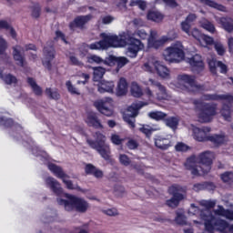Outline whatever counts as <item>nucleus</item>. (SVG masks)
<instances>
[{
  "instance_id": "f257e3e1",
  "label": "nucleus",
  "mask_w": 233,
  "mask_h": 233,
  "mask_svg": "<svg viewBox=\"0 0 233 233\" xmlns=\"http://www.w3.org/2000/svg\"><path fill=\"white\" fill-rule=\"evenodd\" d=\"M100 37L102 38L100 41L87 46L90 50L121 48L123 46H127V41L129 43L126 52L127 57H137V54L141 52V50H145V44L143 42L134 36H129L127 38L126 34L116 35L110 33H102Z\"/></svg>"
},
{
  "instance_id": "f03ea898",
  "label": "nucleus",
  "mask_w": 233,
  "mask_h": 233,
  "mask_svg": "<svg viewBox=\"0 0 233 233\" xmlns=\"http://www.w3.org/2000/svg\"><path fill=\"white\" fill-rule=\"evenodd\" d=\"M201 218L205 221V232L216 230L220 233H233V224H228L227 220L212 215L208 210L202 213Z\"/></svg>"
},
{
  "instance_id": "7ed1b4c3",
  "label": "nucleus",
  "mask_w": 233,
  "mask_h": 233,
  "mask_svg": "<svg viewBox=\"0 0 233 233\" xmlns=\"http://www.w3.org/2000/svg\"><path fill=\"white\" fill-rule=\"evenodd\" d=\"M204 101H223L222 107L220 109V116L225 121H232V95H210L207 94L202 96Z\"/></svg>"
},
{
  "instance_id": "20e7f679",
  "label": "nucleus",
  "mask_w": 233,
  "mask_h": 233,
  "mask_svg": "<svg viewBox=\"0 0 233 233\" xmlns=\"http://www.w3.org/2000/svg\"><path fill=\"white\" fill-rule=\"evenodd\" d=\"M67 199L57 198V203L61 207H64L65 210L67 212H79L80 214H85L86 210L90 208V204L82 198H77L73 195H66Z\"/></svg>"
},
{
  "instance_id": "39448f33",
  "label": "nucleus",
  "mask_w": 233,
  "mask_h": 233,
  "mask_svg": "<svg viewBox=\"0 0 233 233\" xmlns=\"http://www.w3.org/2000/svg\"><path fill=\"white\" fill-rule=\"evenodd\" d=\"M95 140L90 138L86 139L87 145L93 150L97 151V153L105 159L106 161H110L112 151L110 150V146L106 144V137L103 133L96 132L93 135Z\"/></svg>"
},
{
  "instance_id": "423d86ee",
  "label": "nucleus",
  "mask_w": 233,
  "mask_h": 233,
  "mask_svg": "<svg viewBox=\"0 0 233 233\" xmlns=\"http://www.w3.org/2000/svg\"><path fill=\"white\" fill-rule=\"evenodd\" d=\"M185 48L181 42H176L164 51V59L168 63H180L185 59Z\"/></svg>"
},
{
  "instance_id": "0eeeda50",
  "label": "nucleus",
  "mask_w": 233,
  "mask_h": 233,
  "mask_svg": "<svg viewBox=\"0 0 233 233\" xmlns=\"http://www.w3.org/2000/svg\"><path fill=\"white\" fill-rule=\"evenodd\" d=\"M194 105L202 106L198 113V121L200 123H210L214 116H218V104H205L195 100Z\"/></svg>"
},
{
  "instance_id": "6e6552de",
  "label": "nucleus",
  "mask_w": 233,
  "mask_h": 233,
  "mask_svg": "<svg viewBox=\"0 0 233 233\" xmlns=\"http://www.w3.org/2000/svg\"><path fill=\"white\" fill-rule=\"evenodd\" d=\"M176 86L185 92H194V90H201V88H203L201 86L198 85L194 76L187 74L178 75L177 76Z\"/></svg>"
},
{
  "instance_id": "1a4fd4ad",
  "label": "nucleus",
  "mask_w": 233,
  "mask_h": 233,
  "mask_svg": "<svg viewBox=\"0 0 233 233\" xmlns=\"http://www.w3.org/2000/svg\"><path fill=\"white\" fill-rule=\"evenodd\" d=\"M168 192L171 194V196H173V198L167 200V205L171 208H176L178 207L179 201H183V199H185V195H183V192H185V187L179 185H173L168 188Z\"/></svg>"
},
{
  "instance_id": "9d476101",
  "label": "nucleus",
  "mask_w": 233,
  "mask_h": 233,
  "mask_svg": "<svg viewBox=\"0 0 233 233\" xmlns=\"http://www.w3.org/2000/svg\"><path fill=\"white\" fill-rule=\"evenodd\" d=\"M47 167L50 172H52V174H54L56 177L63 181V183L66 185L68 190H76V188H77L74 186V183H72V180H70V177L66 175V173H65V171L63 170V167L52 163L48 164Z\"/></svg>"
},
{
  "instance_id": "9b49d317",
  "label": "nucleus",
  "mask_w": 233,
  "mask_h": 233,
  "mask_svg": "<svg viewBox=\"0 0 233 233\" xmlns=\"http://www.w3.org/2000/svg\"><path fill=\"white\" fill-rule=\"evenodd\" d=\"M144 105L141 102L133 103L127 107L126 113L124 114V120L131 128H136V116L139 114L140 108H143Z\"/></svg>"
},
{
  "instance_id": "f8f14e48",
  "label": "nucleus",
  "mask_w": 233,
  "mask_h": 233,
  "mask_svg": "<svg viewBox=\"0 0 233 233\" xmlns=\"http://www.w3.org/2000/svg\"><path fill=\"white\" fill-rule=\"evenodd\" d=\"M198 163L200 165V168H202V172L205 174H208L212 169V162L216 159V155L211 151H205L200 153L198 156Z\"/></svg>"
},
{
  "instance_id": "ddd939ff",
  "label": "nucleus",
  "mask_w": 233,
  "mask_h": 233,
  "mask_svg": "<svg viewBox=\"0 0 233 233\" xmlns=\"http://www.w3.org/2000/svg\"><path fill=\"white\" fill-rule=\"evenodd\" d=\"M114 101L112 98L107 97V98H103L100 100H96L94 102V106L96 107L98 112L100 114H103L104 116H106L107 117H110L114 114V111L112 110V105Z\"/></svg>"
},
{
  "instance_id": "4468645a",
  "label": "nucleus",
  "mask_w": 233,
  "mask_h": 233,
  "mask_svg": "<svg viewBox=\"0 0 233 233\" xmlns=\"http://www.w3.org/2000/svg\"><path fill=\"white\" fill-rule=\"evenodd\" d=\"M184 167L187 168V170L191 171L192 176H204L199 160L198 157L194 155L187 158Z\"/></svg>"
},
{
  "instance_id": "2eb2a0df",
  "label": "nucleus",
  "mask_w": 233,
  "mask_h": 233,
  "mask_svg": "<svg viewBox=\"0 0 233 233\" xmlns=\"http://www.w3.org/2000/svg\"><path fill=\"white\" fill-rule=\"evenodd\" d=\"M157 35V31L151 30L149 38L147 39V46L148 48H159L163 46L167 41H172V38L168 36H162L158 40L156 39V36Z\"/></svg>"
},
{
  "instance_id": "dca6fc26",
  "label": "nucleus",
  "mask_w": 233,
  "mask_h": 233,
  "mask_svg": "<svg viewBox=\"0 0 233 233\" xmlns=\"http://www.w3.org/2000/svg\"><path fill=\"white\" fill-rule=\"evenodd\" d=\"M201 207H205V209L200 210V214H199V218H200V221L199 220H193L194 225H196V227H198L199 228V227H203L205 228V219H203V218L201 217L205 212H207V210L208 212H210L211 216H214V214H212V211L210 210V208H214V207H216V201L214 200H201L200 202Z\"/></svg>"
},
{
  "instance_id": "f3484780",
  "label": "nucleus",
  "mask_w": 233,
  "mask_h": 233,
  "mask_svg": "<svg viewBox=\"0 0 233 233\" xmlns=\"http://www.w3.org/2000/svg\"><path fill=\"white\" fill-rule=\"evenodd\" d=\"M212 129L209 127H193V137L196 141L205 142L208 141L210 131Z\"/></svg>"
},
{
  "instance_id": "a211bd4d",
  "label": "nucleus",
  "mask_w": 233,
  "mask_h": 233,
  "mask_svg": "<svg viewBox=\"0 0 233 233\" xmlns=\"http://www.w3.org/2000/svg\"><path fill=\"white\" fill-rule=\"evenodd\" d=\"M56 55V51L54 50V46H45L44 47V58L43 65L47 68V70H52V59H54Z\"/></svg>"
},
{
  "instance_id": "6ab92c4d",
  "label": "nucleus",
  "mask_w": 233,
  "mask_h": 233,
  "mask_svg": "<svg viewBox=\"0 0 233 233\" xmlns=\"http://www.w3.org/2000/svg\"><path fill=\"white\" fill-rule=\"evenodd\" d=\"M149 83H151L152 86H156L157 88L156 97L158 101H165L170 97L168 96V93L167 92V88L163 85H161V83L152 78H149Z\"/></svg>"
},
{
  "instance_id": "aec40b11",
  "label": "nucleus",
  "mask_w": 233,
  "mask_h": 233,
  "mask_svg": "<svg viewBox=\"0 0 233 233\" xmlns=\"http://www.w3.org/2000/svg\"><path fill=\"white\" fill-rule=\"evenodd\" d=\"M46 185L48 187L56 196H62L63 187H61V184L56 178L52 177H48L46 178Z\"/></svg>"
},
{
  "instance_id": "412c9836",
  "label": "nucleus",
  "mask_w": 233,
  "mask_h": 233,
  "mask_svg": "<svg viewBox=\"0 0 233 233\" xmlns=\"http://www.w3.org/2000/svg\"><path fill=\"white\" fill-rule=\"evenodd\" d=\"M155 147L160 150H168L172 147V142L170 138L165 137L163 136H157L155 138Z\"/></svg>"
},
{
  "instance_id": "4be33fe9",
  "label": "nucleus",
  "mask_w": 233,
  "mask_h": 233,
  "mask_svg": "<svg viewBox=\"0 0 233 233\" xmlns=\"http://www.w3.org/2000/svg\"><path fill=\"white\" fill-rule=\"evenodd\" d=\"M92 19V15H87L84 16H77L75 18L74 22H72L69 26L71 30H76V28H83L88 21Z\"/></svg>"
},
{
  "instance_id": "5701e85b",
  "label": "nucleus",
  "mask_w": 233,
  "mask_h": 233,
  "mask_svg": "<svg viewBox=\"0 0 233 233\" xmlns=\"http://www.w3.org/2000/svg\"><path fill=\"white\" fill-rule=\"evenodd\" d=\"M23 52H25V48L21 47V46H15L13 47V56L15 61H16V65L19 66H25V56H23Z\"/></svg>"
},
{
  "instance_id": "b1692460",
  "label": "nucleus",
  "mask_w": 233,
  "mask_h": 233,
  "mask_svg": "<svg viewBox=\"0 0 233 233\" xmlns=\"http://www.w3.org/2000/svg\"><path fill=\"white\" fill-rule=\"evenodd\" d=\"M213 212L215 216H220V218H226V219L233 221V210L225 209L223 206H218V208L214 209Z\"/></svg>"
},
{
  "instance_id": "393cba45",
  "label": "nucleus",
  "mask_w": 233,
  "mask_h": 233,
  "mask_svg": "<svg viewBox=\"0 0 233 233\" xmlns=\"http://www.w3.org/2000/svg\"><path fill=\"white\" fill-rule=\"evenodd\" d=\"M189 65L192 66V68L198 70V72L205 68V64L203 63V59L199 55H195L193 57H191L189 59Z\"/></svg>"
},
{
  "instance_id": "a878e982",
  "label": "nucleus",
  "mask_w": 233,
  "mask_h": 233,
  "mask_svg": "<svg viewBox=\"0 0 233 233\" xmlns=\"http://www.w3.org/2000/svg\"><path fill=\"white\" fill-rule=\"evenodd\" d=\"M114 82L113 81H105L102 80L99 84H98V92L100 94H105V92H108L109 94H113L114 93Z\"/></svg>"
},
{
  "instance_id": "bb28decb",
  "label": "nucleus",
  "mask_w": 233,
  "mask_h": 233,
  "mask_svg": "<svg viewBox=\"0 0 233 233\" xmlns=\"http://www.w3.org/2000/svg\"><path fill=\"white\" fill-rule=\"evenodd\" d=\"M86 123H87L88 127H94V128H103V125L98 120L96 113H88Z\"/></svg>"
},
{
  "instance_id": "cd10ccee",
  "label": "nucleus",
  "mask_w": 233,
  "mask_h": 233,
  "mask_svg": "<svg viewBox=\"0 0 233 233\" xmlns=\"http://www.w3.org/2000/svg\"><path fill=\"white\" fill-rule=\"evenodd\" d=\"M208 141H210V143H213V145L219 146L223 145L224 143H227L228 138L224 133H220L209 136Z\"/></svg>"
},
{
  "instance_id": "c85d7f7f",
  "label": "nucleus",
  "mask_w": 233,
  "mask_h": 233,
  "mask_svg": "<svg viewBox=\"0 0 233 233\" xmlns=\"http://www.w3.org/2000/svg\"><path fill=\"white\" fill-rule=\"evenodd\" d=\"M157 66V60L149 59L141 66V68L144 72H147L148 74H155L156 67Z\"/></svg>"
},
{
  "instance_id": "c756f323",
  "label": "nucleus",
  "mask_w": 233,
  "mask_h": 233,
  "mask_svg": "<svg viewBox=\"0 0 233 233\" xmlns=\"http://www.w3.org/2000/svg\"><path fill=\"white\" fill-rule=\"evenodd\" d=\"M155 72H157V74L164 79H168V77H170V70H168L167 66H163V64H160L159 61L157 62Z\"/></svg>"
},
{
  "instance_id": "7c9ffc66",
  "label": "nucleus",
  "mask_w": 233,
  "mask_h": 233,
  "mask_svg": "<svg viewBox=\"0 0 233 233\" xmlns=\"http://www.w3.org/2000/svg\"><path fill=\"white\" fill-rule=\"evenodd\" d=\"M86 174H89L91 176H94L95 177L101 178L103 177V171L96 167L92 164H87L86 166Z\"/></svg>"
},
{
  "instance_id": "2f4dec72",
  "label": "nucleus",
  "mask_w": 233,
  "mask_h": 233,
  "mask_svg": "<svg viewBox=\"0 0 233 233\" xmlns=\"http://www.w3.org/2000/svg\"><path fill=\"white\" fill-rule=\"evenodd\" d=\"M164 123L166 127H168L171 130H177V127H179V117L169 116L164 119Z\"/></svg>"
},
{
  "instance_id": "473e14b6",
  "label": "nucleus",
  "mask_w": 233,
  "mask_h": 233,
  "mask_svg": "<svg viewBox=\"0 0 233 233\" xmlns=\"http://www.w3.org/2000/svg\"><path fill=\"white\" fill-rule=\"evenodd\" d=\"M0 79L4 80V83H5V85H10L13 86H15V85H17V77H15L12 74L3 76L2 70H0Z\"/></svg>"
},
{
  "instance_id": "72a5a7b5",
  "label": "nucleus",
  "mask_w": 233,
  "mask_h": 233,
  "mask_svg": "<svg viewBox=\"0 0 233 233\" xmlns=\"http://www.w3.org/2000/svg\"><path fill=\"white\" fill-rule=\"evenodd\" d=\"M127 92H128V84L127 83V79L120 78L117 85L116 94L117 96H125Z\"/></svg>"
},
{
  "instance_id": "f704fd0d",
  "label": "nucleus",
  "mask_w": 233,
  "mask_h": 233,
  "mask_svg": "<svg viewBox=\"0 0 233 233\" xmlns=\"http://www.w3.org/2000/svg\"><path fill=\"white\" fill-rule=\"evenodd\" d=\"M163 14L157 12V11H149L147 13V19L149 21H154V23H161L164 19Z\"/></svg>"
},
{
  "instance_id": "c9c22d12",
  "label": "nucleus",
  "mask_w": 233,
  "mask_h": 233,
  "mask_svg": "<svg viewBox=\"0 0 233 233\" xmlns=\"http://www.w3.org/2000/svg\"><path fill=\"white\" fill-rule=\"evenodd\" d=\"M167 113H164L163 111H151L148 113V117L155 121H165V119H167Z\"/></svg>"
},
{
  "instance_id": "e433bc0d",
  "label": "nucleus",
  "mask_w": 233,
  "mask_h": 233,
  "mask_svg": "<svg viewBox=\"0 0 233 233\" xmlns=\"http://www.w3.org/2000/svg\"><path fill=\"white\" fill-rule=\"evenodd\" d=\"M87 63L96 64V65H108L106 60L103 59L101 56L97 55H90L87 56Z\"/></svg>"
},
{
  "instance_id": "4c0bfd02",
  "label": "nucleus",
  "mask_w": 233,
  "mask_h": 233,
  "mask_svg": "<svg viewBox=\"0 0 233 233\" xmlns=\"http://www.w3.org/2000/svg\"><path fill=\"white\" fill-rule=\"evenodd\" d=\"M27 83L28 85H30L35 96H43V89L37 85V83H35V80H34V78H27Z\"/></svg>"
},
{
  "instance_id": "58836bf2",
  "label": "nucleus",
  "mask_w": 233,
  "mask_h": 233,
  "mask_svg": "<svg viewBox=\"0 0 233 233\" xmlns=\"http://www.w3.org/2000/svg\"><path fill=\"white\" fill-rule=\"evenodd\" d=\"M202 5H206L207 6H210L211 8H216L220 12H225L226 8L224 5H218L212 0H198Z\"/></svg>"
},
{
  "instance_id": "ea45409f",
  "label": "nucleus",
  "mask_w": 233,
  "mask_h": 233,
  "mask_svg": "<svg viewBox=\"0 0 233 233\" xmlns=\"http://www.w3.org/2000/svg\"><path fill=\"white\" fill-rule=\"evenodd\" d=\"M220 25H222L223 28L226 29L227 32H232L233 30V20L232 18H220Z\"/></svg>"
},
{
  "instance_id": "a19ab883",
  "label": "nucleus",
  "mask_w": 233,
  "mask_h": 233,
  "mask_svg": "<svg viewBox=\"0 0 233 233\" xmlns=\"http://www.w3.org/2000/svg\"><path fill=\"white\" fill-rule=\"evenodd\" d=\"M200 26L204 28V30H207V32H209V34H215L216 33V26H214V24H212L208 20H202L200 22Z\"/></svg>"
},
{
  "instance_id": "79ce46f5",
  "label": "nucleus",
  "mask_w": 233,
  "mask_h": 233,
  "mask_svg": "<svg viewBox=\"0 0 233 233\" xmlns=\"http://www.w3.org/2000/svg\"><path fill=\"white\" fill-rule=\"evenodd\" d=\"M131 94L134 97H141V96H143V90L136 82L131 84Z\"/></svg>"
},
{
  "instance_id": "37998d69",
  "label": "nucleus",
  "mask_w": 233,
  "mask_h": 233,
  "mask_svg": "<svg viewBox=\"0 0 233 233\" xmlns=\"http://www.w3.org/2000/svg\"><path fill=\"white\" fill-rule=\"evenodd\" d=\"M198 43L200 44L201 46L204 47L210 46V45H214V38L207 35H202L200 40H198Z\"/></svg>"
},
{
  "instance_id": "c03bdc74",
  "label": "nucleus",
  "mask_w": 233,
  "mask_h": 233,
  "mask_svg": "<svg viewBox=\"0 0 233 233\" xmlns=\"http://www.w3.org/2000/svg\"><path fill=\"white\" fill-rule=\"evenodd\" d=\"M94 71V79H101L103 78V76H105L106 69L101 66L93 67Z\"/></svg>"
},
{
  "instance_id": "a18cd8bd",
  "label": "nucleus",
  "mask_w": 233,
  "mask_h": 233,
  "mask_svg": "<svg viewBox=\"0 0 233 233\" xmlns=\"http://www.w3.org/2000/svg\"><path fill=\"white\" fill-rule=\"evenodd\" d=\"M46 94L48 96V97H50V99H59V97H61V95H59L57 89L52 90L50 87L46 89Z\"/></svg>"
},
{
  "instance_id": "49530a36",
  "label": "nucleus",
  "mask_w": 233,
  "mask_h": 233,
  "mask_svg": "<svg viewBox=\"0 0 233 233\" xmlns=\"http://www.w3.org/2000/svg\"><path fill=\"white\" fill-rule=\"evenodd\" d=\"M113 61H115V63H116L118 68H123V66H125V65H127L128 58H127L125 56L114 57Z\"/></svg>"
},
{
  "instance_id": "de8ad7c7",
  "label": "nucleus",
  "mask_w": 233,
  "mask_h": 233,
  "mask_svg": "<svg viewBox=\"0 0 233 233\" xmlns=\"http://www.w3.org/2000/svg\"><path fill=\"white\" fill-rule=\"evenodd\" d=\"M66 86L69 93H71L73 96H81V93L72 85V82L70 80L66 82Z\"/></svg>"
},
{
  "instance_id": "09e8293b",
  "label": "nucleus",
  "mask_w": 233,
  "mask_h": 233,
  "mask_svg": "<svg viewBox=\"0 0 233 233\" xmlns=\"http://www.w3.org/2000/svg\"><path fill=\"white\" fill-rule=\"evenodd\" d=\"M139 132H142V134H145L147 137H150L152 136V132H154V129L150 127V126L143 125L141 127H139Z\"/></svg>"
},
{
  "instance_id": "8fccbe9b",
  "label": "nucleus",
  "mask_w": 233,
  "mask_h": 233,
  "mask_svg": "<svg viewBox=\"0 0 233 233\" xmlns=\"http://www.w3.org/2000/svg\"><path fill=\"white\" fill-rule=\"evenodd\" d=\"M175 150H177V152H187V150H190V147L183 142H178L175 146Z\"/></svg>"
},
{
  "instance_id": "3c124183",
  "label": "nucleus",
  "mask_w": 233,
  "mask_h": 233,
  "mask_svg": "<svg viewBox=\"0 0 233 233\" xmlns=\"http://www.w3.org/2000/svg\"><path fill=\"white\" fill-rule=\"evenodd\" d=\"M180 28L182 32H185L187 35H190V28H192V25L188 24L185 20L181 22Z\"/></svg>"
},
{
  "instance_id": "603ef678",
  "label": "nucleus",
  "mask_w": 233,
  "mask_h": 233,
  "mask_svg": "<svg viewBox=\"0 0 233 233\" xmlns=\"http://www.w3.org/2000/svg\"><path fill=\"white\" fill-rule=\"evenodd\" d=\"M102 212L106 216H110V217L119 216V211H117V208H116L103 209Z\"/></svg>"
},
{
  "instance_id": "864d4df0",
  "label": "nucleus",
  "mask_w": 233,
  "mask_h": 233,
  "mask_svg": "<svg viewBox=\"0 0 233 233\" xmlns=\"http://www.w3.org/2000/svg\"><path fill=\"white\" fill-rule=\"evenodd\" d=\"M215 50L218 56H223L225 54V46L221 42H215L214 43Z\"/></svg>"
},
{
  "instance_id": "5fc2aeb1",
  "label": "nucleus",
  "mask_w": 233,
  "mask_h": 233,
  "mask_svg": "<svg viewBox=\"0 0 233 233\" xmlns=\"http://www.w3.org/2000/svg\"><path fill=\"white\" fill-rule=\"evenodd\" d=\"M176 223L177 225H187V218L182 213L177 212V218H175Z\"/></svg>"
},
{
  "instance_id": "6e6d98bb",
  "label": "nucleus",
  "mask_w": 233,
  "mask_h": 233,
  "mask_svg": "<svg viewBox=\"0 0 233 233\" xmlns=\"http://www.w3.org/2000/svg\"><path fill=\"white\" fill-rule=\"evenodd\" d=\"M119 162L121 163V165H124V167H128V165H130V163H131L128 156H127L125 154L119 155Z\"/></svg>"
},
{
  "instance_id": "4d7b16f0",
  "label": "nucleus",
  "mask_w": 233,
  "mask_h": 233,
  "mask_svg": "<svg viewBox=\"0 0 233 233\" xmlns=\"http://www.w3.org/2000/svg\"><path fill=\"white\" fill-rule=\"evenodd\" d=\"M208 63L210 72H212V74H216V68H218V63H219V61L212 58L211 60H208Z\"/></svg>"
},
{
  "instance_id": "13d9d810",
  "label": "nucleus",
  "mask_w": 233,
  "mask_h": 233,
  "mask_svg": "<svg viewBox=\"0 0 233 233\" xmlns=\"http://www.w3.org/2000/svg\"><path fill=\"white\" fill-rule=\"evenodd\" d=\"M127 148H129V150H136V148L139 147V143H137V140L136 139L129 138L127 143Z\"/></svg>"
},
{
  "instance_id": "bf43d9fd",
  "label": "nucleus",
  "mask_w": 233,
  "mask_h": 233,
  "mask_svg": "<svg viewBox=\"0 0 233 233\" xmlns=\"http://www.w3.org/2000/svg\"><path fill=\"white\" fill-rule=\"evenodd\" d=\"M221 179L224 183H228V181H232L233 179V173L230 171L225 172L221 175Z\"/></svg>"
},
{
  "instance_id": "052dcab7",
  "label": "nucleus",
  "mask_w": 233,
  "mask_h": 233,
  "mask_svg": "<svg viewBox=\"0 0 233 233\" xmlns=\"http://www.w3.org/2000/svg\"><path fill=\"white\" fill-rule=\"evenodd\" d=\"M6 48H8V43L3 36H0V55L5 54Z\"/></svg>"
},
{
  "instance_id": "680f3d73",
  "label": "nucleus",
  "mask_w": 233,
  "mask_h": 233,
  "mask_svg": "<svg viewBox=\"0 0 233 233\" xmlns=\"http://www.w3.org/2000/svg\"><path fill=\"white\" fill-rule=\"evenodd\" d=\"M190 35H192V37L197 39L198 42L200 41L201 37H203V35L198 28H194L192 32H190Z\"/></svg>"
},
{
  "instance_id": "e2e57ef3",
  "label": "nucleus",
  "mask_w": 233,
  "mask_h": 233,
  "mask_svg": "<svg viewBox=\"0 0 233 233\" xmlns=\"http://www.w3.org/2000/svg\"><path fill=\"white\" fill-rule=\"evenodd\" d=\"M133 35H137L140 39H147L148 37V34H147L146 30L136 31Z\"/></svg>"
},
{
  "instance_id": "0e129e2a",
  "label": "nucleus",
  "mask_w": 233,
  "mask_h": 233,
  "mask_svg": "<svg viewBox=\"0 0 233 233\" xmlns=\"http://www.w3.org/2000/svg\"><path fill=\"white\" fill-rule=\"evenodd\" d=\"M69 60L71 65H75L76 66H81V65H83V63L79 61V59H77V57H76L74 55L69 56Z\"/></svg>"
},
{
  "instance_id": "69168bd1",
  "label": "nucleus",
  "mask_w": 233,
  "mask_h": 233,
  "mask_svg": "<svg viewBox=\"0 0 233 233\" xmlns=\"http://www.w3.org/2000/svg\"><path fill=\"white\" fill-rule=\"evenodd\" d=\"M111 141L114 145H121L123 143V139L118 135H112Z\"/></svg>"
},
{
  "instance_id": "338daca9",
  "label": "nucleus",
  "mask_w": 233,
  "mask_h": 233,
  "mask_svg": "<svg viewBox=\"0 0 233 233\" xmlns=\"http://www.w3.org/2000/svg\"><path fill=\"white\" fill-rule=\"evenodd\" d=\"M0 125H4V127H10L11 125H14V120L12 118H8L5 120V118H0Z\"/></svg>"
},
{
  "instance_id": "774afa93",
  "label": "nucleus",
  "mask_w": 233,
  "mask_h": 233,
  "mask_svg": "<svg viewBox=\"0 0 233 233\" xmlns=\"http://www.w3.org/2000/svg\"><path fill=\"white\" fill-rule=\"evenodd\" d=\"M197 19H198V15H196V14H189L186 17L185 21L190 25L191 23H194V21H196Z\"/></svg>"
}]
</instances>
